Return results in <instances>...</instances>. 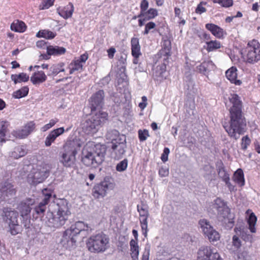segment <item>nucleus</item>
Listing matches in <instances>:
<instances>
[{
	"instance_id": "17",
	"label": "nucleus",
	"mask_w": 260,
	"mask_h": 260,
	"mask_svg": "<svg viewBox=\"0 0 260 260\" xmlns=\"http://www.w3.org/2000/svg\"><path fill=\"white\" fill-rule=\"evenodd\" d=\"M35 200L31 198L26 199L22 201L18 206V210L22 217L28 216L32 209L31 206L35 204Z\"/></svg>"
},
{
	"instance_id": "2",
	"label": "nucleus",
	"mask_w": 260,
	"mask_h": 260,
	"mask_svg": "<svg viewBox=\"0 0 260 260\" xmlns=\"http://www.w3.org/2000/svg\"><path fill=\"white\" fill-rule=\"evenodd\" d=\"M91 228L83 221H77L65 230L60 241L61 245L66 249L75 248L79 234L82 231H91Z\"/></svg>"
},
{
	"instance_id": "46",
	"label": "nucleus",
	"mask_w": 260,
	"mask_h": 260,
	"mask_svg": "<svg viewBox=\"0 0 260 260\" xmlns=\"http://www.w3.org/2000/svg\"><path fill=\"white\" fill-rule=\"evenodd\" d=\"M137 210L139 213V217H149V212L145 205H137Z\"/></svg>"
},
{
	"instance_id": "63",
	"label": "nucleus",
	"mask_w": 260,
	"mask_h": 260,
	"mask_svg": "<svg viewBox=\"0 0 260 260\" xmlns=\"http://www.w3.org/2000/svg\"><path fill=\"white\" fill-rule=\"evenodd\" d=\"M206 11V9L203 7L201 4H200L198 5L196 9V12L197 14H201L203 13H204Z\"/></svg>"
},
{
	"instance_id": "38",
	"label": "nucleus",
	"mask_w": 260,
	"mask_h": 260,
	"mask_svg": "<svg viewBox=\"0 0 260 260\" xmlns=\"http://www.w3.org/2000/svg\"><path fill=\"white\" fill-rule=\"evenodd\" d=\"M83 65L77 59L73 60L69 65L70 74H72L75 72H82L83 70Z\"/></svg>"
},
{
	"instance_id": "61",
	"label": "nucleus",
	"mask_w": 260,
	"mask_h": 260,
	"mask_svg": "<svg viewBox=\"0 0 260 260\" xmlns=\"http://www.w3.org/2000/svg\"><path fill=\"white\" fill-rule=\"evenodd\" d=\"M158 174L161 177H166L169 175V169L167 168L161 167L159 170Z\"/></svg>"
},
{
	"instance_id": "49",
	"label": "nucleus",
	"mask_w": 260,
	"mask_h": 260,
	"mask_svg": "<svg viewBox=\"0 0 260 260\" xmlns=\"http://www.w3.org/2000/svg\"><path fill=\"white\" fill-rule=\"evenodd\" d=\"M42 193L44 195V198L41 203L46 206L49 202L52 193L50 191H48L46 188L42 190Z\"/></svg>"
},
{
	"instance_id": "55",
	"label": "nucleus",
	"mask_w": 260,
	"mask_h": 260,
	"mask_svg": "<svg viewBox=\"0 0 260 260\" xmlns=\"http://www.w3.org/2000/svg\"><path fill=\"white\" fill-rule=\"evenodd\" d=\"M155 26H156V24L153 22H149L147 23L145 25V30L143 32V35H147L149 33V31L151 29L155 28Z\"/></svg>"
},
{
	"instance_id": "29",
	"label": "nucleus",
	"mask_w": 260,
	"mask_h": 260,
	"mask_svg": "<svg viewBox=\"0 0 260 260\" xmlns=\"http://www.w3.org/2000/svg\"><path fill=\"white\" fill-rule=\"evenodd\" d=\"M129 246L132 260H139V247L138 242L132 239L129 242Z\"/></svg>"
},
{
	"instance_id": "59",
	"label": "nucleus",
	"mask_w": 260,
	"mask_h": 260,
	"mask_svg": "<svg viewBox=\"0 0 260 260\" xmlns=\"http://www.w3.org/2000/svg\"><path fill=\"white\" fill-rule=\"evenodd\" d=\"M149 4L147 0H142L141 3V12L140 13H143L145 12L148 8Z\"/></svg>"
},
{
	"instance_id": "48",
	"label": "nucleus",
	"mask_w": 260,
	"mask_h": 260,
	"mask_svg": "<svg viewBox=\"0 0 260 260\" xmlns=\"http://www.w3.org/2000/svg\"><path fill=\"white\" fill-rule=\"evenodd\" d=\"M128 161L127 159H124L118 163L116 167V169L118 172H123L125 171L127 167Z\"/></svg>"
},
{
	"instance_id": "36",
	"label": "nucleus",
	"mask_w": 260,
	"mask_h": 260,
	"mask_svg": "<svg viewBox=\"0 0 260 260\" xmlns=\"http://www.w3.org/2000/svg\"><path fill=\"white\" fill-rule=\"evenodd\" d=\"M56 34L48 29H44L39 31L36 37L38 38H44L46 39H52L56 36Z\"/></svg>"
},
{
	"instance_id": "56",
	"label": "nucleus",
	"mask_w": 260,
	"mask_h": 260,
	"mask_svg": "<svg viewBox=\"0 0 260 260\" xmlns=\"http://www.w3.org/2000/svg\"><path fill=\"white\" fill-rule=\"evenodd\" d=\"M170 149L168 147H165L163 150V152L161 155V159L165 162L168 160V155L170 153Z\"/></svg>"
},
{
	"instance_id": "26",
	"label": "nucleus",
	"mask_w": 260,
	"mask_h": 260,
	"mask_svg": "<svg viewBox=\"0 0 260 260\" xmlns=\"http://www.w3.org/2000/svg\"><path fill=\"white\" fill-rule=\"evenodd\" d=\"M229 80L236 85L240 86L242 84V81L238 79V70L236 67H232L229 69Z\"/></svg>"
},
{
	"instance_id": "39",
	"label": "nucleus",
	"mask_w": 260,
	"mask_h": 260,
	"mask_svg": "<svg viewBox=\"0 0 260 260\" xmlns=\"http://www.w3.org/2000/svg\"><path fill=\"white\" fill-rule=\"evenodd\" d=\"M29 88L27 86H23L13 93V97L15 99H20L26 96L28 93Z\"/></svg>"
},
{
	"instance_id": "6",
	"label": "nucleus",
	"mask_w": 260,
	"mask_h": 260,
	"mask_svg": "<svg viewBox=\"0 0 260 260\" xmlns=\"http://www.w3.org/2000/svg\"><path fill=\"white\" fill-rule=\"evenodd\" d=\"M108 114L99 111L98 112L91 111L90 116L82 124L84 132L88 135L97 132L101 124L107 119Z\"/></svg>"
},
{
	"instance_id": "15",
	"label": "nucleus",
	"mask_w": 260,
	"mask_h": 260,
	"mask_svg": "<svg viewBox=\"0 0 260 260\" xmlns=\"http://www.w3.org/2000/svg\"><path fill=\"white\" fill-rule=\"evenodd\" d=\"M104 92L100 90L93 94L90 99L91 111L95 112L97 109H100L103 104Z\"/></svg>"
},
{
	"instance_id": "14",
	"label": "nucleus",
	"mask_w": 260,
	"mask_h": 260,
	"mask_svg": "<svg viewBox=\"0 0 260 260\" xmlns=\"http://www.w3.org/2000/svg\"><path fill=\"white\" fill-rule=\"evenodd\" d=\"M114 184L109 179H105L103 181L96 184L92 189V195L96 199L105 197L108 190L112 189Z\"/></svg>"
},
{
	"instance_id": "28",
	"label": "nucleus",
	"mask_w": 260,
	"mask_h": 260,
	"mask_svg": "<svg viewBox=\"0 0 260 260\" xmlns=\"http://www.w3.org/2000/svg\"><path fill=\"white\" fill-rule=\"evenodd\" d=\"M233 180L240 187H242L245 185L244 173L241 169H238L235 172Z\"/></svg>"
},
{
	"instance_id": "32",
	"label": "nucleus",
	"mask_w": 260,
	"mask_h": 260,
	"mask_svg": "<svg viewBox=\"0 0 260 260\" xmlns=\"http://www.w3.org/2000/svg\"><path fill=\"white\" fill-rule=\"evenodd\" d=\"M16 190L14 186L10 183H7L2 188V193L4 196L12 198L16 194Z\"/></svg>"
},
{
	"instance_id": "12",
	"label": "nucleus",
	"mask_w": 260,
	"mask_h": 260,
	"mask_svg": "<svg viewBox=\"0 0 260 260\" xmlns=\"http://www.w3.org/2000/svg\"><path fill=\"white\" fill-rule=\"evenodd\" d=\"M199 224L204 234L208 237L210 242H214L220 239L219 233L213 229L207 220L205 219H201Z\"/></svg>"
},
{
	"instance_id": "20",
	"label": "nucleus",
	"mask_w": 260,
	"mask_h": 260,
	"mask_svg": "<svg viewBox=\"0 0 260 260\" xmlns=\"http://www.w3.org/2000/svg\"><path fill=\"white\" fill-rule=\"evenodd\" d=\"M166 66L164 63L157 65L153 69V76L157 80L166 79Z\"/></svg>"
},
{
	"instance_id": "57",
	"label": "nucleus",
	"mask_w": 260,
	"mask_h": 260,
	"mask_svg": "<svg viewBox=\"0 0 260 260\" xmlns=\"http://www.w3.org/2000/svg\"><path fill=\"white\" fill-rule=\"evenodd\" d=\"M23 220L22 221V224L23 225L25 229H29L30 227V219L28 216H25L22 217Z\"/></svg>"
},
{
	"instance_id": "60",
	"label": "nucleus",
	"mask_w": 260,
	"mask_h": 260,
	"mask_svg": "<svg viewBox=\"0 0 260 260\" xmlns=\"http://www.w3.org/2000/svg\"><path fill=\"white\" fill-rule=\"evenodd\" d=\"M54 141H55L49 134L45 139V145L47 147H49Z\"/></svg>"
},
{
	"instance_id": "24",
	"label": "nucleus",
	"mask_w": 260,
	"mask_h": 260,
	"mask_svg": "<svg viewBox=\"0 0 260 260\" xmlns=\"http://www.w3.org/2000/svg\"><path fill=\"white\" fill-rule=\"evenodd\" d=\"M125 145L122 142V140L119 142H116L111 146L113 152L115 153V158H120L125 152Z\"/></svg>"
},
{
	"instance_id": "37",
	"label": "nucleus",
	"mask_w": 260,
	"mask_h": 260,
	"mask_svg": "<svg viewBox=\"0 0 260 260\" xmlns=\"http://www.w3.org/2000/svg\"><path fill=\"white\" fill-rule=\"evenodd\" d=\"M11 79L14 81L15 84L21 82H26L29 79V76L26 73H21L19 74H14L11 75Z\"/></svg>"
},
{
	"instance_id": "41",
	"label": "nucleus",
	"mask_w": 260,
	"mask_h": 260,
	"mask_svg": "<svg viewBox=\"0 0 260 260\" xmlns=\"http://www.w3.org/2000/svg\"><path fill=\"white\" fill-rule=\"evenodd\" d=\"M257 221V218L254 213L252 212L249 216L247 220V222L249 225V229L251 233H254L256 232L255 225Z\"/></svg>"
},
{
	"instance_id": "44",
	"label": "nucleus",
	"mask_w": 260,
	"mask_h": 260,
	"mask_svg": "<svg viewBox=\"0 0 260 260\" xmlns=\"http://www.w3.org/2000/svg\"><path fill=\"white\" fill-rule=\"evenodd\" d=\"M207 50L208 52H211L214 50L220 48V43L217 41H210L206 42Z\"/></svg>"
},
{
	"instance_id": "5",
	"label": "nucleus",
	"mask_w": 260,
	"mask_h": 260,
	"mask_svg": "<svg viewBox=\"0 0 260 260\" xmlns=\"http://www.w3.org/2000/svg\"><path fill=\"white\" fill-rule=\"evenodd\" d=\"M86 244L88 250L90 252L103 253L109 247V238L103 233H99L90 236L87 239Z\"/></svg>"
},
{
	"instance_id": "42",
	"label": "nucleus",
	"mask_w": 260,
	"mask_h": 260,
	"mask_svg": "<svg viewBox=\"0 0 260 260\" xmlns=\"http://www.w3.org/2000/svg\"><path fill=\"white\" fill-rule=\"evenodd\" d=\"M158 15V12L156 9L150 8L148 11H146L143 13H140L139 17L143 16L146 18V19L149 20L154 18Z\"/></svg>"
},
{
	"instance_id": "13",
	"label": "nucleus",
	"mask_w": 260,
	"mask_h": 260,
	"mask_svg": "<svg viewBox=\"0 0 260 260\" xmlns=\"http://www.w3.org/2000/svg\"><path fill=\"white\" fill-rule=\"evenodd\" d=\"M198 260H222L216 250L209 246H202L198 252Z\"/></svg>"
},
{
	"instance_id": "53",
	"label": "nucleus",
	"mask_w": 260,
	"mask_h": 260,
	"mask_svg": "<svg viewBox=\"0 0 260 260\" xmlns=\"http://www.w3.org/2000/svg\"><path fill=\"white\" fill-rule=\"evenodd\" d=\"M251 140L248 136L243 137L242 139L241 148L243 150H246L248 146L250 145Z\"/></svg>"
},
{
	"instance_id": "21",
	"label": "nucleus",
	"mask_w": 260,
	"mask_h": 260,
	"mask_svg": "<svg viewBox=\"0 0 260 260\" xmlns=\"http://www.w3.org/2000/svg\"><path fill=\"white\" fill-rule=\"evenodd\" d=\"M27 149L25 146L17 145L9 152V155L13 158L18 159L25 156L27 154Z\"/></svg>"
},
{
	"instance_id": "23",
	"label": "nucleus",
	"mask_w": 260,
	"mask_h": 260,
	"mask_svg": "<svg viewBox=\"0 0 260 260\" xmlns=\"http://www.w3.org/2000/svg\"><path fill=\"white\" fill-rule=\"evenodd\" d=\"M10 124L8 121L0 120V144L5 143L6 136L9 133Z\"/></svg>"
},
{
	"instance_id": "50",
	"label": "nucleus",
	"mask_w": 260,
	"mask_h": 260,
	"mask_svg": "<svg viewBox=\"0 0 260 260\" xmlns=\"http://www.w3.org/2000/svg\"><path fill=\"white\" fill-rule=\"evenodd\" d=\"M55 0H43L40 6L41 10L47 9L53 5Z\"/></svg>"
},
{
	"instance_id": "40",
	"label": "nucleus",
	"mask_w": 260,
	"mask_h": 260,
	"mask_svg": "<svg viewBox=\"0 0 260 260\" xmlns=\"http://www.w3.org/2000/svg\"><path fill=\"white\" fill-rule=\"evenodd\" d=\"M148 217H139L140 224L142 230V235L145 238L147 237Z\"/></svg>"
},
{
	"instance_id": "27",
	"label": "nucleus",
	"mask_w": 260,
	"mask_h": 260,
	"mask_svg": "<svg viewBox=\"0 0 260 260\" xmlns=\"http://www.w3.org/2000/svg\"><path fill=\"white\" fill-rule=\"evenodd\" d=\"M132 54L134 57H139L141 55L139 41L137 38H133L131 39Z\"/></svg>"
},
{
	"instance_id": "22",
	"label": "nucleus",
	"mask_w": 260,
	"mask_h": 260,
	"mask_svg": "<svg viewBox=\"0 0 260 260\" xmlns=\"http://www.w3.org/2000/svg\"><path fill=\"white\" fill-rule=\"evenodd\" d=\"M205 27L217 38H222L223 36L226 35V32H224L221 28L214 24L207 23L206 24Z\"/></svg>"
},
{
	"instance_id": "11",
	"label": "nucleus",
	"mask_w": 260,
	"mask_h": 260,
	"mask_svg": "<svg viewBox=\"0 0 260 260\" xmlns=\"http://www.w3.org/2000/svg\"><path fill=\"white\" fill-rule=\"evenodd\" d=\"M212 207L208 209V212H214V209L217 211V217L219 221L225 223L228 218V207L226 203L221 198H218L214 201L212 204Z\"/></svg>"
},
{
	"instance_id": "54",
	"label": "nucleus",
	"mask_w": 260,
	"mask_h": 260,
	"mask_svg": "<svg viewBox=\"0 0 260 260\" xmlns=\"http://www.w3.org/2000/svg\"><path fill=\"white\" fill-rule=\"evenodd\" d=\"M241 238L246 242H252L253 240V236L248 234L247 232L243 231L242 232H240Z\"/></svg>"
},
{
	"instance_id": "30",
	"label": "nucleus",
	"mask_w": 260,
	"mask_h": 260,
	"mask_svg": "<svg viewBox=\"0 0 260 260\" xmlns=\"http://www.w3.org/2000/svg\"><path fill=\"white\" fill-rule=\"evenodd\" d=\"M66 51V48L62 47L49 46L47 47V52L49 55H60L64 54Z\"/></svg>"
},
{
	"instance_id": "31",
	"label": "nucleus",
	"mask_w": 260,
	"mask_h": 260,
	"mask_svg": "<svg viewBox=\"0 0 260 260\" xmlns=\"http://www.w3.org/2000/svg\"><path fill=\"white\" fill-rule=\"evenodd\" d=\"M106 138L109 141L111 142L112 145L116 142L121 141V139L119 138V133L116 129H110L108 131Z\"/></svg>"
},
{
	"instance_id": "47",
	"label": "nucleus",
	"mask_w": 260,
	"mask_h": 260,
	"mask_svg": "<svg viewBox=\"0 0 260 260\" xmlns=\"http://www.w3.org/2000/svg\"><path fill=\"white\" fill-rule=\"evenodd\" d=\"M138 137L140 142H144L150 136L147 129H139L138 132Z\"/></svg>"
},
{
	"instance_id": "58",
	"label": "nucleus",
	"mask_w": 260,
	"mask_h": 260,
	"mask_svg": "<svg viewBox=\"0 0 260 260\" xmlns=\"http://www.w3.org/2000/svg\"><path fill=\"white\" fill-rule=\"evenodd\" d=\"M233 245L236 248H239L241 246V241L237 236L233 237Z\"/></svg>"
},
{
	"instance_id": "4",
	"label": "nucleus",
	"mask_w": 260,
	"mask_h": 260,
	"mask_svg": "<svg viewBox=\"0 0 260 260\" xmlns=\"http://www.w3.org/2000/svg\"><path fill=\"white\" fill-rule=\"evenodd\" d=\"M106 152L105 145L96 144L94 146L93 151L85 149L83 151L82 161L86 166L95 168L104 160Z\"/></svg>"
},
{
	"instance_id": "43",
	"label": "nucleus",
	"mask_w": 260,
	"mask_h": 260,
	"mask_svg": "<svg viewBox=\"0 0 260 260\" xmlns=\"http://www.w3.org/2000/svg\"><path fill=\"white\" fill-rule=\"evenodd\" d=\"M70 128L71 127H69L65 130L63 127H59L51 131L49 134L55 141L58 137L63 134L64 132L69 131Z\"/></svg>"
},
{
	"instance_id": "19",
	"label": "nucleus",
	"mask_w": 260,
	"mask_h": 260,
	"mask_svg": "<svg viewBox=\"0 0 260 260\" xmlns=\"http://www.w3.org/2000/svg\"><path fill=\"white\" fill-rule=\"evenodd\" d=\"M57 13L64 19L72 17L74 11V7L72 3H69L64 7H60L56 10Z\"/></svg>"
},
{
	"instance_id": "62",
	"label": "nucleus",
	"mask_w": 260,
	"mask_h": 260,
	"mask_svg": "<svg viewBox=\"0 0 260 260\" xmlns=\"http://www.w3.org/2000/svg\"><path fill=\"white\" fill-rule=\"evenodd\" d=\"M147 99L146 96H143L142 97V102L140 103L139 104V107L141 109H144L146 107V106H147Z\"/></svg>"
},
{
	"instance_id": "16",
	"label": "nucleus",
	"mask_w": 260,
	"mask_h": 260,
	"mask_svg": "<svg viewBox=\"0 0 260 260\" xmlns=\"http://www.w3.org/2000/svg\"><path fill=\"white\" fill-rule=\"evenodd\" d=\"M35 128V124L33 121H31L27 123L22 129L13 131L12 132V135L15 138L23 139L29 135Z\"/></svg>"
},
{
	"instance_id": "25",
	"label": "nucleus",
	"mask_w": 260,
	"mask_h": 260,
	"mask_svg": "<svg viewBox=\"0 0 260 260\" xmlns=\"http://www.w3.org/2000/svg\"><path fill=\"white\" fill-rule=\"evenodd\" d=\"M215 65L211 60L205 61L197 67L199 73L206 75L208 72L214 70Z\"/></svg>"
},
{
	"instance_id": "45",
	"label": "nucleus",
	"mask_w": 260,
	"mask_h": 260,
	"mask_svg": "<svg viewBox=\"0 0 260 260\" xmlns=\"http://www.w3.org/2000/svg\"><path fill=\"white\" fill-rule=\"evenodd\" d=\"M46 206L41 202L34 208V211L39 217H42L46 210Z\"/></svg>"
},
{
	"instance_id": "3",
	"label": "nucleus",
	"mask_w": 260,
	"mask_h": 260,
	"mask_svg": "<svg viewBox=\"0 0 260 260\" xmlns=\"http://www.w3.org/2000/svg\"><path fill=\"white\" fill-rule=\"evenodd\" d=\"M58 208L56 214L52 212H47L44 219L46 224L50 228H59L63 225L71 214L66 201L58 204Z\"/></svg>"
},
{
	"instance_id": "10",
	"label": "nucleus",
	"mask_w": 260,
	"mask_h": 260,
	"mask_svg": "<svg viewBox=\"0 0 260 260\" xmlns=\"http://www.w3.org/2000/svg\"><path fill=\"white\" fill-rule=\"evenodd\" d=\"M49 175V169L45 166H37L27 175V181L32 185L42 183Z\"/></svg>"
},
{
	"instance_id": "64",
	"label": "nucleus",
	"mask_w": 260,
	"mask_h": 260,
	"mask_svg": "<svg viewBox=\"0 0 260 260\" xmlns=\"http://www.w3.org/2000/svg\"><path fill=\"white\" fill-rule=\"evenodd\" d=\"M116 52V49L114 47H111L107 50L108 56L110 59H112L114 57V54Z\"/></svg>"
},
{
	"instance_id": "33",
	"label": "nucleus",
	"mask_w": 260,
	"mask_h": 260,
	"mask_svg": "<svg viewBox=\"0 0 260 260\" xmlns=\"http://www.w3.org/2000/svg\"><path fill=\"white\" fill-rule=\"evenodd\" d=\"M63 66V63H59L58 64L52 65L49 68V73H48V76H56L60 72H64Z\"/></svg>"
},
{
	"instance_id": "1",
	"label": "nucleus",
	"mask_w": 260,
	"mask_h": 260,
	"mask_svg": "<svg viewBox=\"0 0 260 260\" xmlns=\"http://www.w3.org/2000/svg\"><path fill=\"white\" fill-rule=\"evenodd\" d=\"M229 99L231 104L230 109L231 128L229 135L237 140L239 138L241 131L242 102L237 94H231V98Z\"/></svg>"
},
{
	"instance_id": "18",
	"label": "nucleus",
	"mask_w": 260,
	"mask_h": 260,
	"mask_svg": "<svg viewBox=\"0 0 260 260\" xmlns=\"http://www.w3.org/2000/svg\"><path fill=\"white\" fill-rule=\"evenodd\" d=\"M40 68V66H35L34 67L35 72L30 77V81L34 85L40 84L47 80V76L44 72L39 70Z\"/></svg>"
},
{
	"instance_id": "8",
	"label": "nucleus",
	"mask_w": 260,
	"mask_h": 260,
	"mask_svg": "<svg viewBox=\"0 0 260 260\" xmlns=\"http://www.w3.org/2000/svg\"><path fill=\"white\" fill-rule=\"evenodd\" d=\"M77 151L74 142H67L63 146V151L59 158L60 162L67 168L74 166Z\"/></svg>"
},
{
	"instance_id": "7",
	"label": "nucleus",
	"mask_w": 260,
	"mask_h": 260,
	"mask_svg": "<svg viewBox=\"0 0 260 260\" xmlns=\"http://www.w3.org/2000/svg\"><path fill=\"white\" fill-rule=\"evenodd\" d=\"M241 54L243 60L248 63L255 64L260 60V43L255 39L248 42L242 49Z\"/></svg>"
},
{
	"instance_id": "35",
	"label": "nucleus",
	"mask_w": 260,
	"mask_h": 260,
	"mask_svg": "<svg viewBox=\"0 0 260 260\" xmlns=\"http://www.w3.org/2000/svg\"><path fill=\"white\" fill-rule=\"evenodd\" d=\"M216 166L217 167V170L219 176L222 179V180L228 184V174L223 166V164L221 161L217 162Z\"/></svg>"
},
{
	"instance_id": "34",
	"label": "nucleus",
	"mask_w": 260,
	"mask_h": 260,
	"mask_svg": "<svg viewBox=\"0 0 260 260\" xmlns=\"http://www.w3.org/2000/svg\"><path fill=\"white\" fill-rule=\"evenodd\" d=\"M11 29L16 32H23L26 29V25L23 21L17 20L11 24Z\"/></svg>"
},
{
	"instance_id": "52",
	"label": "nucleus",
	"mask_w": 260,
	"mask_h": 260,
	"mask_svg": "<svg viewBox=\"0 0 260 260\" xmlns=\"http://www.w3.org/2000/svg\"><path fill=\"white\" fill-rule=\"evenodd\" d=\"M150 251V245L146 244L144 248L141 260H149Z\"/></svg>"
},
{
	"instance_id": "9",
	"label": "nucleus",
	"mask_w": 260,
	"mask_h": 260,
	"mask_svg": "<svg viewBox=\"0 0 260 260\" xmlns=\"http://www.w3.org/2000/svg\"><path fill=\"white\" fill-rule=\"evenodd\" d=\"M2 216L4 220L8 224L9 232L12 235H16L21 231V226L18 221L17 212L4 208Z\"/></svg>"
},
{
	"instance_id": "51",
	"label": "nucleus",
	"mask_w": 260,
	"mask_h": 260,
	"mask_svg": "<svg viewBox=\"0 0 260 260\" xmlns=\"http://www.w3.org/2000/svg\"><path fill=\"white\" fill-rule=\"evenodd\" d=\"M58 121V120L57 118L51 119L48 123L44 125L41 128V131L44 132L47 131L49 129L53 127Z\"/></svg>"
}]
</instances>
